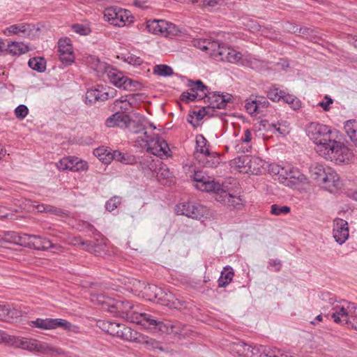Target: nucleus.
Returning <instances> with one entry per match:
<instances>
[{"label": "nucleus", "instance_id": "1", "mask_svg": "<svg viewBox=\"0 0 357 357\" xmlns=\"http://www.w3.org/2000/svg\"><path fill=\"white\" fill-rule=\"evenodd\" d=\"M320 156L337 165L348 164L354 159V153L342 142L331 138L316 151Z\"/></svg>", "mask_w": 357, "mask_h": 357}, {"label": "nucleus", "instance_id": "2", "mask_svg": "<svg viewBox=\"0 0 357 357\" xmlns=\"http://www.w3.org/2000/svg\"><path fill=\"white\" fill-rule=\"evenodd\" d=\"M96 301L102 310L132 323L137 314L132 310L133 305L128 301H118L100 294L96 296Z\"/></svg>", "mask_w": 357, "mask_h": 357}, {"label": "nucleus", "instance_id": "3", "mask_svg": "<svg viewBox=\"0 0 357 357\" xmlns=\"http://www.w3.org/2000/svg\"><path fill=\"white\" fill-rule=\"evenodd\" d=\"M135 146L146 149L153 155L162 157L166 156L169 151L167 143L157 135H149L148 132H143V136L135 138Z\"/></svg>", "mask_w": 357, "mask_h": 357}, {"label": "nucleus", "instance_id": "4", "mask_svg": "<svg viewBox=\"0 0 357 357\" xmlns=\"http://www.w3.org/2000/svg\"><path fill=\"white\" fill-rule=\"evenodd\" d=\"M98 326L107 333L124 340L129 342L140 341L138 333L123 324L109 321H101L98 322Z\"/></svg>", "mask_w": 357, "mask_h": 357}, {"label": "nucleus", "instance_id": "5", "mask_svg": "<svg viewBox=\"0 0 357 357\" xmlns=\"http://www.w3.org/2000/svg\"><path fill=\"white\" fill-rule=\"evenodd\" d=\"M306 133L315 144V151L321 145H324L331 138L330 127L317 122H312L306 128Z\"/></svg>", "mask_w": 357, "mask_h": 357}, {"label": "nucleus", "instance_id": "6", "mask_svg": "<svg viewBox=\"0 0 357 357\" xmlns=\"http://www.w3.org/2000/svg\"><path fill=\"white\" fill-rule=\"evenodd\" d=\"M133 323L140 324L144 328L153 330L155 332L170 333L173 331V325L164 323L148 313H137Z\"/></svg>", "mask_w": 357, "mask_h": 357}, {"label": "nucleus", "instance_id": "7", "mask_svg": "<svg viewBox=\"0 0 357 357\" xmlns=\"http://www.w3.org/2000/svg\"><path fill=\"white\" fill-rule=\"evenodd\" d=\"M106 21L116 26H123L132 22V16L130 11L119 7H109L104 10Z\"/></svg>", "mask_w": 357, "mask_h": 357}, {"label": "nucleus", "instance_id": "8", "mask_svg": "<svg viewBox=\"0 0 357 357\" xmlns=\"http://www.w3.org/2000/svg\"><path fill=\"white\" fill-rule=\"evenodd\" d=\"M105 77L114 85L124 90L134 91L139 86L138 82L133 81L124 76L121 72L113 68L112 66L107 70L104 78Z\"/></svg>", "mask_w": 357, "mask_h": 357}, {"label": "nucleus", "instance_id": "9", "mask_svg": "<svg viewBox=\"0 0 357 357\" xmlns=\"http://www.w3.org/2000/svg\"><path fill=\"white\" fill-rule=\"evenodd\" d=\"M114 93V89L98 85L97 87L90 89L86 91L85 102L89 105H92L98 101H105L110 98H113Z\"/></svg>", "mask_w": 357, "mask_h": 357}, {"label": "nucleus", "instance_id": "10", "mask_svg": "<svg viewBox=\"0 0 357 357\" xmlns=\"http://www.w3.org/2000/svg\"><path fill=\"white\" fill-rule=\"evenodd\" d=\"M146 29L149 32L168 37L174 31V24L162 20H149L146 22Z\"/></svg>", "mask_w": 357, "mask_h": 357}, {"label": "nucleus", "instance_id": "11", "mask_svg": "<svg viewBox=\"0 0 357 357\" xmlns=\"http://www.w3.org/2000/svg\"><path fill=\"white\" fill-rule=\"evenodd\" d=\"M215 59L236 63L242 59V54L236 50L218 43V47L213 56Z\"/></svg>", "mask_w": 357, "mask_h": 357}, {"label": "nucleus", "instance_id": "12", "mask_svg": "<svg viewBox=\"0 0 357 357\" xmlns=\"http://www.w3.org/2000/svg\"><path fill=\"white\" fill-rule=\"evenodd\" d=\"M189 86H190V91L183 92L181 96V100L186 103L194 101L197 98L202 99L206 95V91H208L207 86L200 80L195 82L189 81Z\"/></svg>", "mask_w": 357, "mask_h": 357}, {"label": "nucleus", "instance_id": "13", "mask_svg": "<svg viewBox=\"0 0 357 357\" xmlns=\"http://www.w3.org/2000/svg\"><path fill=\"white\" fill-rule=\"evenodd\" d=\"M31 326L43 330H52L56 328L70 329L71 324L63 319H37L31 322Z\"/></svg>", "mask_w": 357, "mask_h": 357}, {"label": "nucleus", "instance_id": "14", "mask_svg": "<svg viewBox=\"0 0 357 357\" xmlns=\"http://www.w3.org/2000/svg\"><path fill=\"white\" fill-rule=\"evenodd\" d=\"M257 158H253L251 155H241L230 161V166L232 169L243 173H255V168L252 164L256 163Z\"/></svg>", "mask_w": 357, "mask_h": 357}, {"label": "nucleus", "instance_id": "15", "mask_svg": "<svg viewBox=\"0 0 357 357\" xmlns=\"http://www.w3.org/2000/svg\"><path fill=\"white\" fill-rule=\"evenodd\" d=\"M349 227L346 220L336 218L333 220V236L340 245L343 244L349 238Z\"/></svg>", "mask_w": 357, "mask_h": 357}, {"label": "nucleus", "instance_id": "16", "mask_svg": "<svg viewBox=\"0 0 357 357\" xmlns=\"http://www.w3.org/2000/svg\"><path fill=\"white\" fill-rule=\"evenodd\" d=\"M332 299L331 298L330 301ZM333 305V312L332 314V318L335 323H342L344 324H351V321L349 320L348 318V305L349 302L346 301H342L337 302L335 304L330 301Z\"/></svg>", "mask_w": 357, "mask_h": 357}, {"label": "nucleus", "instance_id": "17", "mask_svg": "<svg viewBox=\"0 0 357 357\" xmlns=\"http://www.w3.org/2000/svg\"><path fill=\"white\" fill-rule=\"evenodd\" d=\"M330 192H335L342 187V182L336 172L328 169V173L319 184Z\"/></svg>", "mask_w": 357, "mask_h": 357}, {"label": "nucleus", "instance_id": "18", "mask_svg": "<svg viewBox=\"0 0 357 357\" xmlns=\"http://www.w3.org/2000/svg\"><path fill=\"white\" fill-rule=\"evenodd\" d=\"M59 58L62 63L69 66L74 62L75 56L72 45L68 39H61L58 43Z\"/></svg>", "mask_w": 357, "mask_h": 357}, {"label": "nucleus", "instance_id": "19", "mask_svg": "<svg viewBox=\"0 0 357 357\" xmlns=\"http://www.w3.org/2000/svg\"><path fill=\"white\" fill-rule=\"evenodd\" d=\"M31 345V352H38L50 357L57 356L63 354L62 349L54 347L46 342H40L36 340H32Z\"/></svg>", "mask_w": 357, "mask_h": 357}, {"label": "nucleus", "instance_id": "20", "mask_svg": "<svg viewBox=\"0 0 357 357\" xmlns=\"http://www.w3.org/2000/svg\"><path fill=\"white\" fill-rule=\"evenodd\" d=\"M204 96L207 98L209 107L211 108L223 109L231 100L230 94H220L217 92L206 91Z\"/></svg>", "mask_w": 357, "mask_h": 357}, {"label": "nucleus", "instance_id": "21", "mask_svg": "<svg viewBox=\"0 0 357 357\" xmlns=\"http://www.w3.org/2000/svg\"><path fill=\"white\" fill-rule=\"evenodd\" d=\"M155 302L171 308L178 309L182 306L181 302L172 293L164 291L162 289L159 291Z\"/></svg>", "mask_w": 357, "mask_h": 357}, {"label": "nucleus", "instance_id": "22", "mask_svg": "<svg viewBox=\"0 0 357 357\" xmlns=\"http://www.w3.org/2000/svg\"><path fill=\"white\" fill-rule=\"evenodd\" d=\"M141 96L142 95L139 93H135L130 94L126 97H121V98L115 100L114 104V109L116 112L125 114V112H128L131 109L133 100L136 97Z\"/></svg>", "mask_w": 357, "mask_h": 357}, {"label": "nucleus", "instance_id": "23", "mask_svg": "<svg viewBox=\"0 0 357 357\" xmlns=\"http://www.w3.org/2000/svg\"><path fill=\"white\" fill-rule=\"evenodd\" d=\"M130 116L123 113L116 112L106 120V125L109 128L119 127L126 128L129 123Z\"/></svg>", "mask_w": 357, "mask_h": 357}, {"label": "nucleus", "instance_id": "24", "mask_svg": "<svg viewBox=\"0 0 357 357\" xmlns=\"http://www.w3.org/2000/svg\"><path fill=\"white\" fill-rule=\"evenodd\" d=\"M218 41L204 38L193 40V45L195 47L206 52L211 56H213L217 47H218Z\"/></svg>", "mask_w": 357, "mask_h": 357}, {"label": "nucleus", "instance_id": "25", "mask_svg": "<svg viewBox=\"0 0 357 357\" xmlns=\"http://www.w3.org/2000/svg\"><path fill=\"white\" fill-rule=\"evenodd\" d=\"M33 26L29 24L21 23L13 24L8 27L5 31V34L10 36L12 34L22 35V36H29L33 30Z\"/></svg>", "mask_w": 357, "mask_h": 357}, {"label": "nucleus", "instance_id": "26", "mask_svg": "<svg viewBox=\"0 0 357 357\" xmlns=\"http://www.w3.org/2000/svg\"><path fill=\"white\" fill-rule=\"evenodd\" d=\"M145 119L142 116H137L135 119H129L126 128H128L132 134L138 136H143V132H147L145 128Z\"/></svg>", "mask_w": 357, "mask_h": 357}, {"label": "nucleus", "instance_id": "27", "mask_svg": "<svg viewBox=\"0 0 357 357\" xmlns=\"http://www.w3.org/2000/svg\"><path fill=\"white\" fill-rule=\"evenodd\" d=\"M32 340L31 339L23 337L10 335L8 345L16 349H22L30 351Z\"/></svg>", "mask_w": 357, "mask_h": 357}, {"label": "nucleus", "instance_id": "28", "mask_svg": "<svg viewBox=\"0 0 357 357\" xmlns=\"http://www.w3.org/2000/svg\"><path fill=\"white\" fill-rule=\"evenodd\" d=\"M275 170L277 171V174L281 176H283L285 179H296L298 181H302L303 178V174H302L298 169L289 167H280L279 166L276 167Z\"/></svg>", "mask_w": 357, "mask_h": 357}, {"label": "nucleus", "instance_id": "29", "mask_svg": "<svg viewBox=\"0 0 357 357\" xmlns=\"http://www.w3.org/2000/svg\"><path fill=\"white\" fill-rule=\"evenodd\" d=\"M52 243L47 238H43L39 236L31 235L29 248L36 250H46L52 247Z\"/></svg>", "mask_w": 357, "mask_h": 357}, {"label": "nucleus", "instance_id": "30", "mask_svg": "<svg viewBox=\"0 0 357 357\" xmlns=\"http://www.w3.org/2000/svg\"><path fill=\"white\" fill-rule=\"evenodd\" d=\"M208 144L206 138L202 135H199L196 137V146L195 155V157L199 159L200 157L204 156V155L208 154Z\"/></svg>", "mask_w": 357, "mask_h": 357}, {"label": "nucleus", "instance_id": "31", "mask_svg": "<svg viewBox=\"0 0 357 357\" xmlns=\"http://www.w3.org/2000/svg\"><path fill=\"white\" fill-rule=\"evenodd\" d=\"M142 284L144 286L140 290L142 297L150 301H156L160 288L154 284Z\"/></svg>", "mask_w": 357, "mask_h": 357}, {"label": "nucleus", "instance_id": "32", "mask_svg": "<svg viewBox=\"0 0 357 357\" xmlns=\"http://www.w3.org/2000/svg\"><path fill=\"white\" fill-rule=\"evenodd\" d=\"M91 68L96 72L98 76L105 77L107 70L110 68L106 63L100 61L99 59L96 57H91L89 61Z\"/></svg>", "mask_w": 357, "mask_h": 357}, {"label": "nucleus", "instance_id": "33", "mask_svg": "<svg viewBox=\"0 0 357 357\" xmlns=\"http://www.w3.org/2000/svg\"><path fill=\"white\" fill-rule=\"evenodd\" d=\"M198 160L206 167L214 168L220 164V158L215 152L208 151V155L206 154Z\"/></svg>", "mask_w": 357, "mask_h": 357}, {"label": "nucleus", "instance_id": "34", "mask_svg": "<svg viewBox=\"0 0 357 357\" xmlns=\"http://www.w3.org/2000/svg\"><path fill=\"white\" fill-rule=\"evenodd\" d=\"M247 349H250V344L244 342L238 341L229 344L230 353L238 357H244V354L248 351Z\"/></svg>", "mask_w": 357, "mask_h": 357}, {"label": "nucleus", "instance_id": "35", "mask_svg": "<svg viewBox=\"0 0 357 357\" xmlns=\"http://www.w3.org/2000/svg\"><path fill=\"white\" fill-rule=\"evenodd\" d=\"M20 314L21 312L15 308L10 309L6 305H0V320L10 321L15 318L19 317Z\"/></svg>", "mask_w": 357, "mask_h": 357}, {"label": "nucleus", "instance_id": "36", "mask_svg": "<svg viewBox=\"0 0 357 357\" xmlns=\"http://www.w3.org/2000/svg\"><path fill=\"white\" fill-rule=\"evenodd\" d=\"M109 158H112V160H114L126 165H131L136 162V158L134 155L128 153H124L119 151H114L112 153V155L109 156Z\"/></svg>", "mask_w": 357, "mask_h": 357}, {"label": "nucleus", "instance_id": "37", "mask_svg": "<svg viewBox=\"0 0 357 357\" xmlns=\"http://www.w3.org/2000/svg\"><path fill=\"white\" fill-rule=\"evenodd\" d=\"M29 50V47L23 43L18 42H11L8 45L6 51L13 55H20L27 52Z\"/></svg>", "mask_w": 357, "mask_h": 357}, {"label": "nucleus", "instance_id": "38", "mask_svg": "<svg viewBox=\"0 0 357 357\" xmlns=\"http://www.w3.org/2000/svg\"><path fill=\"white\" fill-rule=\"evenodd\" d=\"M234 275L232 268L229 266H227L224 268V270L221 272L220 277L219 278L218 282L219 287H225L228 285L231 280H233V277Z\"/></svg>", "mask_w": 357, "mask_h": 357}, {"label": "nucleus", "instance_id": "39", "mask_svg": "<svg viewBox=\"0 0 357 357\" xmlns=\"http://www.w3.org/2000/svg\"><path fill=\"white\" fill-rule=\"evenodd\" d=\"M310 173L312 178L319 185L320 182L322 181V178H324V176L328 173V171L325 169L323 165L316 164L310 167Z\"/></svg>", "mask_w": 357, "mask_h": 357}, {"label": "nucleus", "instance_id": "40", "mask_svg": "<svg viewBox=\"0 0 357 357\" xmlns=\"http://www.w3.org/2000/svg\"><path fill=\"white\" fill-rule=\"evenodd\" d=\"M221 185L215 182L213 180H210L208 177L206 181L201 184H196V188L206 192H213L214 194L220 190Z\"/></svg>", "mask_w": 357, "mask_h": 357}, {"label": "nucleus", "instance_id": "41", "mask_svg": "<svg viewBox=\"0 0 357 357\" xmlns=\"http://www.w3.org/2000/svg\"><path fill=\"white\" fill-rule=\"evenodd\" d=\"M265 357H292V355L288 351L266 346Z\"/></svg>", "mask_w": 357, "mask_h": 357}, {"label": "nucleus", "instance_id": "42", "mask_svg": "<svg viewBox=\"0 0 357 357\" xmlns=\"http://www.w3.org/2000/svg\"><path fill=\"white\" fill-rule=\"evenodd\" d=\"M344 130L354 143L357 139V121H348L344 125Z\"/></svg>", "mask_w": 357, "mask_h": 357}, {"label": "nucleus", "instance_id": "43", "mask_svg": "<svg viewBox=\"0 0 357 357\" xmlns=\"http://www.w3.org/2000/svg\"><path fill=\"white\" fill-rule=\"evenodd\" d=\"M265 347L263 345H250V349L244 354V357H265Z\"/></svg>", "mask_w": 357, "mask_h": 357}, {"label": "nucleus", "instance_id": "44", "mask_svg": "<svg viewBox=\"0 0 357 357\" xmlns=\"http://www.w3.org/2000/svg\"><path fill=\"white\" fill-rule=\"evenodd\" d=\"M196 204L185 202L176 205V211L178 214L183 215L191 218V211L194 209Z\"/></svg>", "mask_w": 357, "mask_h": 357}, {"label": "nucleus", "instance_id": "45", "mask_svg": "<svg viewBox=\"0 0 357 357\" xmlns=\"http://www.w3.org/2000/svg\"><path fill=\"white\" fill-rule=\"evenodd\" d=\"M281 100L289 105L294 110L298 109L301 107V102L298 98L294 95L287 93L285 91Z\"/></svg>", "mask_w": 357, "mask_h": 357}, {"label": "nucleus", "instance_id": "46", "mask_svg": "<svg viewBox=\"0 0 357 357\" xmlns=\"http://www.w3.org/2000/svg\"><path fill=\"white\" fill-rule=\"evenodd\" d=\"M153 73L162 77H169L173 75V69L165 64L156 65L153 68Z\"/></svg>", "mask_w": 357, "mask_h": 357}, {"label": "nucleus", "instance_id": "47", "mask_svg": "<svg viewBox=\"0 0 357 357\" xmlns=\"http://www.w3.org/2000/svg\"><path fill=\"white\" fill-rule=\"evenodd\" d=\"M28 64L31 68L38 72H43L46 68L45 61L43 58L30 59Z\"/></svg>", "mask_w": 357, "mask_h": 357}, {"label": "nucleus", "instance_id": "48", "mask_svg": "<svg viewBox=\"0 0 357 357\" xmlns=\"http://www.w3.org/2000/svg\"><path fill=\"white\" fill-rule=\"evenodd\" d=\"M90 241L91 242L92 245H94L90 252L100 254L101 251L105 250L106 248V240L100 235H98V237L94 241Z\"/></svg>", "mask_w": 357, "mask_h": 357}, {"label": "nucleus", "instance_id": "49", "mask_svg": "<svg viewBox=\"0 0 357 357\" xmlns=\"http://www.w3.org/2000/svg\"><path fill=\"white\" fill-rule=\"evenodd\" d=\"M284 91L279 89L275 86H271L267 91V97L272 101L278 102L284 96Z\"/></svg>", "mask_w": 357, "mask_h": 357}, {"label": "nucleus", "instance_id": "50", "mask_svg": "<svg viewBox=\"0 0 357 357\" xmlns=\"http://www.w3.org/2000/svg\"><path fill=\"white\" fill-rule=\"evenodd\" d=\"M75 157H66L61 159L57 163L56 167L60 170L73 171Z\"/></svg>", "mask_w": 357, "mask_h": 357}, {"label": "nucleus", "instance_id": "51", "mask_svg": "<svg viewBox=\"0 0 357 357\" xmlns=\"http://www.w3.org/2000/svg\"><path fill=\"white\" fill-rule=\"evenodd\" d=\"M208 214V210L206 207L201 204H196L194 209L191 211V218L200 220Z\"/></svg>", "mask_w": 357, "mask_h": 357}, {"label": "nucleus", "instance_id": "52", "mask_svg": "<svg viewBox=\"0 0 357 357\" xmlns=\"http://www.w3.org/2000/svg\"><path fill=\"white\" fill-rule=\"evenodd\" d=\"M70 243L73 245L82 248L86 251H91L94 247L91 241H83L80 237H73L70 240Z\"/></svg>", "mask_w": 357, "mask_h": 357}, {"label": "nucleus", "instance_id": "53", "mask_svg": "<svg viewBox=\"0 0 357 357\" xmlns=\"http://www.w3.org/2000/svg\"><path fill=\"white\" fill-rule=\"evenodd\" d=\"M171 176L172 173L165 165H162L158 169L156 177L160 183H165V180Z\"/></svg>", "mask_w": 357, "mask_h": 357}, {"label": "nucleus", "instance_id": "54", "mask_svg": "<svg viewBox=\"0 0 357 357\" xmlns=\"http://www.w3.org/2000/svg\"><path fill=\"white\" fill-rule=\"evenodd\" d=\"M93 153L98 159L105 163L109 162L112 158H109V156L112 155V153L108 152L103 148H98L94 150Z\"/></svg>", "mask_w": 357, "mask_h": 357}, {"label": "nucleus", "instance_id": "55", "mask_svg": "<svg viewBox=\"0 0 357 357\" xmlns=\"http://www.w3.org/2000/svg\"><path fill=\"white\" fill-rule=\"evenodd\" d=\"M205 115V109H199L197 112H193L192 114L189 115V118L188 121L193 125V126H196L198 124V122L203 119Z\"/></svg>", "mask_w": 357, "mask_h": 357}, {"label": "nucleus", "instance_id": "56", "mask_svg": "<svg viewBox=\"0 0 357 357\" xmlns=\"http://www.w3.org/2000/svg\"><path fill=\"white\" fill-rule=\"evenodd\" d=\"M257 104L255 98L250 97L245 103V107L247 112L251 115L259 114L257 108Z\"/></svg>", "mask_w": 357, "mask_h": 357}, {"label": "nucleus", "instance_id": "57", "mask_svg": "<svg viewBox=\"0 0 357 357\" xmlns=\"http://www.w3.org/2000/svg\"><path fill=\"white\" fill-rule=\"evenodd\" d=\"M227 196L228 201L227 204L234 208H239L242 205V199L238 196H234L231 194H225Z\"/></svg>", "mask_w": 357, "mask_h": 357}, {"label": "nucleus", "instance_id": "58", "mask_svg": "<svg viewBox=\"0 0 357 357\" xmlns=\"http://www.w3.org/2000/svg\"><path fill=\"white\" fill-rule=\"evenodd\" d=\"M31 236L26 234H17L15 244L29 248Z\"/></svg>", "mask_w": 357, "mask_h": 357}, {"label": "nucleus", "instance_id": "59", "mask_svg": "<svg viewBox=\"0 0 357 357\" xmlns=\"http://www.w3.org/2000/svg\"><path fill=\"white\" fill-rule=\"evenodd\" d=\"M88 169L87 162L78 158H75L74 165L73 167V172L86 171Z\"/></svg>", "mask_w": 357, "mask_h": 357}, {"label": "nucleus", "instance_id": "60", "mask_svg": "<svg viewBox=\"0 0 357 357\" xmlns=\"http://www.w3.org/2000/svg\"><path fill=\"white\" fill-rule=\"evenodd\" d=\"M271 212L275 215H280L282 213L287 214L290 212V208L287 206H280L277 204H273Z\"/></svg>", "mask_w": 357, "mask_h": 357}, {"label": "nucleus", "instance_id": "61", "mask_svg": "<svg viewBox=\"0 0 357 357\" xmlns=\"http://www.w3.org/2000/svg\"><path fill=\"white\" fill-rule=\"evenodd\" d=\"M121 204V198L117 196H114L108 200L106 203V208L109 211H112L116 209Z\"/></svg>", "mask_w": 357, "mask_h": 357}, {"label": "nucleus", "instance_id": "62", "mask_svg": "<svg viewBox=\"0 0 357 357\" xmlns=\"http://www.w3.org/2000/svg\"><path fill=\"white\" fill-rule=\"evenodd\" d=\"M17 234V232L12 231H3L2 237L3 238V242H8L15 244Z\"/></svg>", "mask_w": 357, "mask_h": 357}, {"label": "nucleus", "instance_id": "63", "mask_svg": "<svg viewBox=\"0 0 357 357\" xmlns=\"http://www.w3.org/2000/svg\"><path fill=\"white\" fill-rule=\"evenodd\" d=\"M29 113L28 107L24 105H20L15 109V114L19 119H24Z\"/></svg>", "mask_w": 357, "mask_h": 357}, {"label": "nucleus", "instance_id": "64", "mask_svg": "<svg viewBox=\"0 0 357 357\" xmlns=\"http://www.w3.org/2000/svg\"><path fill=\"white\" fill-rule=\"evenodd\" d=\"M255 99L257 104V106H258L257 108L259 112V114L262 113L264 109L267 108L270 105L269 102L267 100V99L265 97L257 96V97H255Z\"/></svg>", "mask_w": 357, "mask_h": 357}]
</instances>
